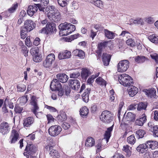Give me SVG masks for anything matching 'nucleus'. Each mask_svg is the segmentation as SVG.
<instances>
[{
	"mask_svg": "<svg viewBox=\"0 0 158 158\" xmlns=\"http://www.w3.org/2000/svg\"><path fill=\"white\" fill-rule=\"evenodd\" d=\"M119 83L124 86H127L133 85V80L129 75L125 73L121 74L118 77Z\"/></svg>",
	"mask_w": 158,
	"mask_h": 158,
	"instance_id": "obj_1",
	"label": "nucleus"
},
{
	"mask_svg": "<svg viewBox=\"0 0 158 158\" xmlns=\"http://www.w3.org/2000/svg\"><path fill=\"white\" fill-rule=\"evenodd\" d=\"M30 103L32 106L31 110L32 112L37 118H40L39 114H42V113L41 112H37V110L39 109V107L38 104L37 98L34 96L31 97Z\"/></svg>",
	"mask_w": 158,
	"mask_h": 158,
	"instance_id": "obj_2",
	"label": "nucleus"
},
{
	"mask_svg": "<svg viewBox=\"0 0 158 158\" xmlns=\"http://www.w3.org/2000/svg\"><path fill=\"white\" fill-rule=\"evenodd\" d=\"M100 118L103 122L108 123L111 122L113 118L112 114L110 111L105 110L102 112L100 116Z\"/></svg>",
	"mask_w": 158,
	"mask_h": 158,
	"instance_id": "obj_3",
	"label": "nucleus"
},
{
	"mask_svg": "<svg viewBox=\"0 0 158 158\" xmlns=\"http://www.w3.org/2000/svg\"><path fill=\"white\" fill-rule=\"evenodd\" d=\"M129 62L127 60H123L119 62L117 66V70L119 72L126 71L128 68Z\"/></svg>",
	"mask_w": 158,
	"mask_h": 158,
	"instance_id": "obj_4",
	"label": "nucleus"
},
{
	"mask_svg": "<svg viewBox=\"0 0 158 158\" xmlns=\"http://www.w3.org/2000/svg\"><path fill=\"white\" fill-rule=\"evenodd\" d=\"M158 148V143L156 141H148L145 143L140 145L137 148Z\"/></svg>",
	"mask_w": 158,
	"mask_h": 158,
	"instance_id": "obj_5",
	"label": "nucleus"
},
{
	"mask_svg": "<svg viewBox=\"0 0 158 158\" xmlns=\"http://www.w3.org/2000/svg\"><path fill=\"white\" fill-rule=\"evenodd\" d=\"M62 128L60 126L55 125L50 127L48 129V133L51 136L54 137L59 134Z\"/></svg>",
	"mask_w": 158,
	"mask_h": 158,
	"instance_id": "obj_6",
	"label": "nucleus"
},
{
	"mask_svg": "<svg viewBox=\"0 0 158 158\" xmlns=\"http://www.w3.org/2000/svg\"><path fill=\"white\" fill-rule=\"evenodd\" d=\"M55 60V56L54 54H51L46 57L43 63V66L46 68H49L51 66L52 62Z\"/></svg>",
	"mask_w": 158,
	"mask_h": 158,
	"instance_id": "obj_7",
	"label": "nucleus"
},
{
	"mask_svg": "<svg viewBox=\"0 0 158 158\" xmlns=\"http://www.w3.org/2000/svg\"><path fill=\"white\" fill-rule=\"evenodd\" d=\"M68 82L70 86L73 89L77 90L80 88V82L77 79H70Z\"/></svg>",
	"mask_w": 158,
	"mask_h": 158,
	"instance_id": "obj_8",
	"label": "nucleus"
},
{
	"mask_svg": "<svg viewBox=\"0 0 158 158\" xmlns=\"http://www.w3.org/2000/svg\"><path fill=\"white\" fill-rule=\"evenodd\" d=\"M10 130V128L7 123L4 122L0 124V132L2 134H6L9 132Z\"/></svg>",
	"mask_w": 158,
	"mask_h": 158,
	"instance_id": "obj_9",
	"label": "nucleus"
},
{
	"mask_svg": "<svg viewBox=\"0 0 158 158\" xmlns=\"http://www.w3.org/2000/svg\"><path fill=\"white\" fill-rule=\"evenodd\" d=\"M36 152L35 149H25L23 154L27 158H33L35 156Z\"/></svg>",
	"mask_w": 158,
	"mask_h": 158,
	"instance_id": "obj_10",
	"label": "nucleus"
},
{
	"mask_svg": "<svg viewBox=\"0 0 158 158\" xmlns=\"http://www.w3.org/2000/svg\"><path fill=\"white\" fill-rule=\"evenodd\" d=\"M56 24L52 22H48L46 25V27L48 30V34H53L56 31Z\"/></svg>",
	"mask_w": 158,
	"mask_h": 158,
	"instance_id": "obj_11",
	"label": "nucleus"
},
{
	"mask_svg": "<svg viewBox=\"0 0 158 158\" xmlns=\"http://www.w3.org/2000/svg\"><path fill=\"white\" fill-rule=\"evenodd\" d=\"M19 136V134L17 131L15 129L13 130L10 137L11 143H14L17 141Z\"/></svg>",
	"mask_w": 158,
	"mask_h": 158,
	"instance_id": "obj_12",
	"label": "nucleus"
},
{
	"mask_svg": "<svg viewBox=\"0 0 158 158\" xmlns=\"http://www.w3.org/2000/svg\"><path fill=\"white\" fill-rule=\"evenodd\" d=\"M55 12L53 14H52L51 15H48L51 20L55 22L59 21L61 19L60 15L58 10L57 11V12Z\"/></svg>",
	"mask_w": 158,
	"mask_h": 158,
	"instance_id": "obj_13",
	"label": "nucleus"
},
{
	"mask_svg": "<svg viewBox=\"0 0 158 158\" xmlns=\"http://www.w3.org/2000/svg\"><path fill=\"white\" fill-rule=\"evenodd\" d=\"M108 43L107 42L105 41L101 43L98 44V49L96 50V52L99 56H101L102 49L104 48L106 46Z\"/></svg>",
	"mask_w": 158,
	"mask_h": 158,
	"instance_id": "obj_14",
	"label": "nucleus"
},
{
	"mask_svg": "<svg viewBox=\"0 0 158 158\" xmlns=\"http://www.w3.org/2000/svg\"><path fill=\"white\" fill-rule=\"evenodd\" d=\"M111 55L106 53H104L102 56V59L104 65L107 66L110 62Z\"/></svg>",
	"mask_w": 158,
	"mask_h": 158,
	"instance_id": "obj_15",
	"label": "nucleus"
},
{
	"mask_svg": "<svg viewBox=\"0 0 158 158\" xmlns=\"http://www.w3.org/2000/svg\"><path fill=\"white\" fill-rule=\"evenodd\" d=\"M38 10V8L35 5H31L29 6L27 10L28 15L30 16H32Z\"/></svg>",
	"mask_w": 158,
	"mask_h": 158,
	"instance_id": "obj_16",
	"label": "nucleus"
},
{
	"mask_svg": "<svg viewBox=\"0 0 158 158\" xmlns=\"http://www.w3.org/2000/svg\"><path fill=\"white\" fill-rule=\"evenodd\" d=\"M24 26L26 27L28 31H30L34 28L33 22L30 19L26 20L24 23Z\"/></svg>",
	"mask_w": 158,
	"mask_h": 158,
	"instance_id": "obj_17",
	"label": "nucleus"
},
{
	"mask_svg": "<svg viewBox=\"0 0 158 158\" xmlns=\"http://www.w3.org/2000/svg\"><path fill=\"white\" fill-rule=\"evenodd\" d=\"M127 91L129 96L132 97L138 93V89L135 86H132L131 87L128 88Z\"/></svg>",
	"mask_w": 158,
	"mask_h": 158,
	"instance_id": "obj_18",
	"label": "nucleus"
},
{
	"mask_svg": "<svg viewBox=\"0 0 158 158\" xmlns=\"http://www.w3.org/2000/svg\"><path fill=\"white\" fill-rule=\"evenodd\" d=\"M71 55V52L70 51L65 50L59 54L58 58L60 60L69 58L70 57Z\"/></svg>",
	"mask_w": 158,
	"mask_h": 158,
	"instance_id": "obj_19",
	"label": "nucleus"
},
{
	"mask_svg": "<svg viewBox=\"0 0 158 158\" xmlns=\"http://www.w3.org/2000/svg\"><path fill=\"white\" fill-rule=\"evenodd\" d=\"M56 78L62 83H65L68 79V77L65 73H58L56 75Z\"/></svg>",
	"mask_w": 158,
	"mask_h": 158,
	"instance_id": "obj_20",
	"label": "nucleus"
},
{
	"mask_svg": "<svg viewBox=\"0 0 158 158\" xmlns=\"http://www.w3.org/2000/svg\"><path fill=\"white\" fill-rule=\"evenodd\" d=\"M104 32L105 37L108 39H112L115 37V34L107 29L104 30Z\"/></svg>",
	"mask_w": 158,
	"mask_h": 158,
	"instance_id": "obj_21",
	"label": "nucleus"
},
{
	"mask_svg": "<svg viewBox=\"0 0 158 158\" xmlns=\"http://www.w3.org/2000/svg\"><path fill=\"white\" fill-rule=\"evenodd\" d=\"M34 118L33 117H28L24 119L23 123V125L25 127H30L33 123Z\"/></svg>",
	"mask_w": 158,
	"mask_h": 158,
	"instance_id": "obj_22",
	"label": "nucleus"
},
{
	"mask_svg": "<svg viewBox=\"0 0 158 158\" xmlns=\"http://www.w3.org/2000/svg\"><path fill=\"white\" fill-rule=\"evenodd\" d=\"M146 115L144 114H143L139 118L136 120L135 124L139 126H142L146 122Z\"/></svg>",
	"mask_w": 158,
	"mask_h": 158,
	"instance_id": "obj_23",
	"label": "nucleus"
},
{
	"mask_svg": "<svg viewBox=\"0 0 158 158\" xmlns=\"http://www.w3.org/2000/svg\"><path fill=\"white\" fill-rule=\"evenodd\" d=\"M94 139L92 137H89L86 140L85 146L87 147H91L95 145Z\"/></svg>",
	"mask_w": 158,
	"mask_h": 158,
	"instance_id": "obj_24",
	"label": "nucleus"
},
{
	"mask_svg": "<svg viewBox=\"0 0 158 158\" xmlns=\"http://www.w3.org/2000/svg\"><path fill=\"white\" fill-rule=\"evenodd\" d=\"M91 74L90 70L87 69H83L81 73V75L83 79L86 80L88 77Z\"/></svg>",
	"mask_w": 158,
	"mask_h": 158,
	"instance_id": "obj_25",
	"label": "nucleus"
},
{
	"mask_svg": "<svg viewBox=\"0 0 158 158\" xmlns=\"http://www.w3.org/2000/svg\"><path fill=\"white\" fill-rule=\"evenodd\" d=\"M146 93L148 97L151 98H157V96L156 94V91L154 88H152L151 89L148 90Z\"/></svg>",
	"mask_w": 158,
	"mask_h": 158,
	"instance_id": "obj_26",
	"label": "nucleus"
},
{
	"mask_svg": "<svg viewBox=\"0 0 158 158\" xmlns=\"http://www.w3.org/2000/svg\"><path fill=\"white\" fill-rule=\"evenodd\" d=\"M91 89L87 88L85 90V92L82 95V98L84 101L85 102H87L89 100V96L90 93Z\"/></svg>",
	"mask_w": 158,
	"mask_h": 158,
	"instance_id": "obj_27",
	"label": "nucleus"
},
{
	"mask_svg": "<svg viewBox=\"0 0 158 158\" xmlns=\"http://www.w3.org/2000/svg\"><path fill=\"white\" fill-rule=\"evenodd\" d=\"M148 60V58L144 56H138L135 58V62L137 63H142Z\"/></svg>",
	"mask_w": 158,
	"mask_h": 158,
	"instance_id": "obj_28",
	"label": "nucleus"
},
{
	"mask_svg": "<svg viewBox=\"0 0 158 158\" xmlns=\"http://www.w3.org/2000/svg\"><path fill=\"white\" fill-rule=\"evenodd\" d=\"M46 10L47 11H48V15L53 14L55 12H57L58 10L53 6H47Z\"/></svg>",
	"mask_w": 158,
	"mask_h": 158,
	"instance_id": "obj_29",
	"label": "nucleus"
},
{
	"mask_svg": "<svg viewBox=\"0 0 158 158\" xmlns=\"http://www.w3.org/2000/svg\"><path fill=\"white\" fill-rule=\"evenodd\" d=\"M56 84L53 83V85H50V88L52 91H54L56 90H59L62 89V87L61 84L59 83H56Z\"/></svg>",
	"mask_w": 158,
	"mask_h": 158,
	"instance_id": "obj_30",
	"label": "nucleus"
},
{
	"mask_svg": "<svg viewBox=\"0 0 158 158\" xmlns=\"http://www.w3.org/2000/svg\"><path fill=\"white\" fill-rule=\"evenodd\" d=\"M89 2L94 4L95 6L102 8L103 7L102 2L100 0H88Z\"/></svg>",
	"mask_w": 158,
	"mask_h": 158,
	"instance_id": "obj_31",
	"label": "nucleus"
},
{
	"mask_svg": "<svg viewBox=\"0 0 158 158\" xmlns=\"http://www.w3.org/2000/svg\"><path fill=\"white\" fill-rule=\"evenodd\" d=\"M135 115L131 112H128L126 115L127 120L130 121H134L135 119Z\"/></svg>",
	"mask_w": 158,
	"mask_h": 158,
	"instance_id": "obj_32",
	"label": "nucleus"
},
{
	"mask_svg": "<svg viewBox=\"0 0 158 158\" xmlns=\"http://www.w3.org/2000/svg\"><path fill=\"white\" fill-rule=\"evenodd\" d=\"M49 154L52 156H54L56 158H59L60 156L58 151L53 149H49Z\"/></svg>",
	"mask_w": 158,
	"mask_h": 158,
	"instance_id": "obj_33",
	"label": "nucleus"
},
{
	"mask_svg": "<svg viewBox=\"0 0 158 158\" xmlns=\"http://www.w3.org/2000/svg\"><path fill=\"white\" fill-rule=\"evenodd\" d=\"M147 104L144 102H141L138 104L137 110L141 111L146 110Z\"/></svg>",
	"mask_w": 158,
	"mask_h": 158,
	"instance_id": "obj_34",
	"label": "nucleus"
},
{
	"mask_svg": "<svg viewBox=\"0 0 158 158\" xmlns=\"http://www.w3.org/2000/svg\"><path fill=\"white\" fill-rule=\"evenodd\" d=\"M148 39L152 42L155 44L158 43V37L155 35L153 34L150 35L148 37Z\"/></svg>",
	"mask_w": 158,
	"mask_h": 158,
	"instance_id": "obj_35",
	"label": "nucleus"
},
{
	"mask_svg": "<svg viewBox=\"0 0 158 158\" xmlns=\"http://www.w3.org/2000/svg\"><path fill=\"white\" fill-rule=\"evenodd\" d=\"M133 23L135 24L139 25H143L144 24V20L142 18H136L133 21Z\"/></svg>",
	"mask_w": 158,
	"mask_h": 158,
	"instance_id": "obj_36",
	"label": "nucleus"
},
{
	"mask_svg": "<svg viewBox=\"0 0 158 158\" xmlns=\"http://www.w3.org/2000/svg\"><path fill=\"white\" fill-rule=\"evenodd\" d=\"M96 82L98 84L100 85L105 86L106 85V81L101 77L97 78Z\"/></svg>",
	"mask_w": 158,
	"mask_h": 158,
	"instance_id": "obj_37",
	"label": "nucleus"
},
{
	"mask_svg": "<svg viewBox=\"0 0 158 158\" xmlns=\"http://www.w3.org/2000/svg\"><path fill=\"white\" fill-rule=\"evenodd\" d=\"M70 25V23L65 22L64 23L60 24L59 26V28L60 29H64L68 30V28H69V26Z\"/></svg>",
	"mask_w": 158,
	"mask_h": 158,
	"instance_id": "obj_38",
	"label": "nucleus"
},
{
	"mask_svg": "<svg viewBox=\"0 0 158 158\" xmlns=\"http://www.w3.org/2000/svg\"><path fill=\"white\" fill-rule=\"evenodd\" d=\"M80 110V114L82 116H86L88 114V110L86 106L84 107L81 109Z\"/></svg>",
	"mask_w": 158,
	"mask_h": 158,
	"instance_id": "obj_39",
	"label": "nucleus"
},
{
	"mask_svg": "<svg viewBox=\"0 0 158 158\" xmlns=\"http://www.w3.org/2000/svg\"><path fill=\"white\" fill-rule=\"evenodd\" d=\"M67 119L65 113L64 112L61 113L57 116V119L59 121L62 122Z\"/></svg>",
	"mask_w": 158,
	"mask_h": 158,
	"instance_id": "obj_40",
	"label": "nucleus"
},
{
	"mask_svg": "<svg viewBox=\"0 0 158 158\" xmlns=\"http://www.w3.org/2000/svg\"><path fill=\"white\" fill-rule=\"evenodd\" d=\"M30 52L31 55L33 56L39 53V49L37 47H33L30 51Z\"/></svg>",
	"mask_w": 158,
	"mask_h": 158,
	"instance_id": "obj_41",
	"label": "nucleus"
},
{
	"mask_svg": "<svg viewBox=\"0 0 158 158\" xmlns=\"http://www.w3.org/2000/svg\"><path fill=\"white\" fill-rule=\"evenodd\" d=\"M127 141L130 144H133L135 142V139L134 135H131L127 138Z\"/></svg>",
	"mask_w": 158,
	"mask_h": 158,
	"instance_id": "obj_42",
	"label": "nucleus"
},
{
	"mask_svg": "<svg viewBox=\"0 0 158 158\" xmlns=\"http://www.w3.org/2000/svg\"><path fill=\"white\" fill-rule=\"evenodd\" d=\"M145 21L148 24H151L155 22L154 18L148 16L144 18Z\"/></svg>",
	"mask_w": 158,
	"mask_h": 158,
	"instance_id": "obj_43",
	"label": "nucleus"
},
{
	"mask_svg": "<svg viewBox=\"0 0 158 158\" xmlns=\"http://www.w3.org/2000/svg\"><path fill=\"white\" fill-rule=\"evenodd\" d=\"M145 133L144 131L142 129L139 130L136 132V134L138 136L139 138H142Z\"/></svg>",
	"mask_w": 158,
	"mask_h": 158,
	"instance_id": "obj_44",
	"label": "nucleus"
},
{
	"mask_svg": "<svg viewBox=\"0 0 158 158\" xmlns=\"http://www.w3.org/2000/svg\"><path fill=\"white\" fill-rule=\"evenodd\" d=\"M20 103L22 105H24L27 102L28 99L27 95L22 96L19 98Z\"/></svg>",
	"mask_w": 158,
	"mask_h": 158,
	"instance_id": "obj_45",
	"label": "nucleus"
},
{
	"mask_svg": "<svg viewBox=\"0 0 158 158\" xmlns=\"http://www.w3.org/2000/svg\"><path fill=\"white\" fill-rule=\"evenodd\" d=\"M33 61L35 62L40 61L42 59L41 56L39 53L33 56Z\"/></svg>",
	"mask_w": 158,
	"mask_h": 158,
	"instance_id": "obj_46",
	"label": "nucleus"
},
{
	"mask_svg": "<svg viewBox=\"0 0 158 158\" xmlns=\"http://www.w3.org/2000/svg\"><path fill=\"white\" fill-rule=\"evenodd\" d=\"M17 91L21 92L24 91L26 89V86L23 84H19L17 86Z\"/></svg>",
	"mask_w": 158,
	"mask_h": 158,
	"instance_id": "obj_47",
	"label": "nucleus"
},
{
	"mask_svg": "<svg viewBox=\"0 0 158 158\" xmlns=\"http://www.w3.org/2000/svg\"><path fill=\"white\" fill-rule=\"evenodd\" d=\"M18 6V4L17 3L13 4L12 6L10 8H9L8 11L11 14L14 12L17 9Z\"/></svg>",
	"mask_w": 158,
	"mask_h": 158,
	"instance_id": "obj_48",
	"label": "nucleus"
},
{
	"mask_svg": "<svg viewBox=\"0 0 158 158\" xmlns=\"http://www.w3.org/2000/svg\"><path fill=\"white\" fill-rule=\"evenodd\" d=\"M57 2L60 6L63 7L67 5L68 0H57Z\"/></svg>",
	"mask_w": 158,
	"mask_h": 158,
	"instance_id": "obj_49",
	"label": "nucleus"
},
{
	"mask_svg": "<svg viewBox=\"0 0 158 158\" xmlns=\"http://www.w3.org/2000/svg\"><path fill=\"white\" fill-rule=\"evenodd\" d=\"M127 44L131 47L135 46V43L132 39H129L127 41Z\"/></svg>",
	"mask_w": 158,
	"mask_h": 158,
	"instance_id": "obj_50",
	"label": "nucleus"
},
{
	"mask_svg": "<svg viewBox=\"0 0 158 158\" xmlns=\"http://www.w3.org/2000/svg\"><path fill=\"white\" fill-rule=\"evenodd\" d=\"M59 34L62 36L67 35L69 34L68 30L60 29Z\"/></svg>",
	"mask_w": 158,
	"mask_h": 158,
	"instance_id": "obj_51",
	"label": "nucleus"
},
{
	"mask_svg": "<svg viewBox=\"0 0 158 158\" xmlns=\"http://www.w3.org/2000/svg\"><path fill=\"white\" fill-rule=\"evenodd\" d=\"M21 49V51L25 57L28 56V50L25 46H23L20 48Z\"/></svg>",
	"mask_w": 158,
	"mask_h": 158,
	"instance_id": "obj_52",
	"label": "nucleus"
},
{
	"mask_svg": "<svg viewBox=\"0 0 158 158\" xmlns=\"http://www.w3.org/2000/svg\"><path fill=\"white\" fill-rule=\"evenodd\" d=\"M4 104L5 105H6L8 104L9 108L10 109H12L14 108V106L13 103L11 102H9L7 98H6L5 100Z\"/></svg>",
	"mask_w": 158,
	"mask_h": 158,
	"instance_id": "obj_53",
	"label": "nucleus"
},
{
	"mask_svg": "<svg viewBox=\"0 0 158 158\" xmlns=\"http://www.w3.org/2000/svg\"><path fill=\"white\" fill-rule=\"evenodd\" d=\"M23 109L22 107L17 106H15V111L16 113H21L22 112Z\"/></svg>",
	"mask_w": 158,
	"mask_h": 158,
	"instance_id": "obj_54",
	"label": "nucleus"
},
{
	"mask_svg": "<svg viewBox=\"0 0 158 158\" xmlns=\"http://www.w3.org/2000/svg\"><path fill=\"white\" fill-rule=\"evenodd\" d=\"M64 89L65 90V94L66 95H69L71 91L70 88L67 85H65L64 86Z\"/></svg>",
	"mask_w": 158,
	"mask_h": 158,
	"instance_id": "obj_55",
	"label": "nucleus"
},
{
	"mask_svg": "<svg viewBox=\"0 0 158 158\" xmlns=\"http://www.w3.org/2000/svg\"><path fill=\"white\" fill-rule=\"evenodd\" d=\"M94 27L96 30L99 31L103 30L104 28L100 24H95Z\"/></svg>",
	"mask_w": 158,
	"mask_h": 158,
	"instance_id": "obj_56",
	"label": "nucleus"
},
{
	"mask_svg": "<svg viewBox=\"0 0 158 158\" xmlns=\"http://www.w3.org/2000/svg\"><path fill=\"white\" fill-rule=\"evenodd\" d=\"M62 128L64 130H67L70 127V124L66 122H64L62 124Z\"/></svg>",
	"mask_w": 158,
	"mask_h": 158,
	"instance_id": "obj_57",
	"label": "nucleus"
},
{
	"mask_svg": "<svg viewBox=\"0 0 158 158\" xmlns=\"http://www.w3.org/2000/svg\"><path fill=\"white\" fill-rule=\"evenodd\" d=\"M47 120H48V123L53 122L54 118L50 114H48L46 115Z\"/></svg>",
	"mask_w": 158,
	"mask_h": 158,
	"instance_id": "obj_58",
	"label": "nucleus"
},
{
	"mask_svg": "<svg viewBox=\"0 0 158 158\" xmlns=\"http://www.w3.org/2000/svg\"><path fill=\"white\" fill-rule=\"evenodd\" d=\"M69 26V28H68V31H69L70 34L75 30L76 28L75 25L71 23Z\"/></svg>",
	"mask_w": 158,
	"mask_h": 158,
	"instance_id": "obj_59",
	"label": "nucleus"
},
{
	"mask_svg": "<svg viewBox=\"0 0 158 158\" xmlns=\"http://www.w3.org/2000/svg\"><path fill=\"white\" fill-rule=\"evenodd\" d=\"M151 58L154 59L157 63L158 64V55L156 53L151 54L150 55Z\"/></svg>",
	"mask_w": 158,
	"mask_h": 158,
	"instance_id": "obj_60",
	"label": "nucleus"
},
{
	"mask_svg": "<svg viewBox=\"0 0 158 158\" xmlns=\"http://www.w3.org/2000/svg\"><path fill=\"white\" fill-rule=\"evenodd\" d=\"M80 75V73L79 72H77L71 74L70 75V78H77Z\"/></svg>",
	"mask_w": 158,
	"mask_h": 158,
	"instance_id": "obj_61",
	"label": "nucleus"
},
{
	"mask_svg": "<svg viewBox=\"0 0 158 158\" xmlns=\"http://www.w3.org/2000/svg\"><path fill=\"white\" fill-rule=\"evenodd\" d=\"M25 44L28 47H29L32 44V43L30 42L29 37H27L25 39Z\"/></svg>",
	"mask_w": 158,
	"mask_h": 158,
	"instance_id": "obj_62",
	"label": "nucleus"
},
{
	"mask_svg": "<svg viewBox=\"0 0 158 158\" xmlns=\"http://www.w3.org/2000/svg\"><path fill=\"white\" fill-rule=\"evenodd\" d=\"M110 134L111 133L109 132H106L105 133L104 139H106L107 142L109 140L110 137Z\"/></svg>",
	"mask_w": 158,
	"mask_h": 158,
	"instance_id": "obj_63",
	"label": "nucleus"
},
{
	"mask_svg": "<svg viewBox=\"0 0 158 158\" xmlns=\"http://www.w3.org/2000/svg\"><path fill=\"white\" fill-rule=\"evenodd\" d=\"M78 56L81 59H83L85 57L84 52L82 50H80Z\"/></svg>",
	"mask_w": 158,
	"mask_h": 158,
	"instance_id": "obj_64",
	"label": "nucleus"
}]
</instances>
